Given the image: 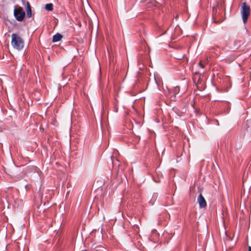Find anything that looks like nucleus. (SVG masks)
Listing matches in <instances>:
<instances>
[{
  "label": "nucleus",
  "instance_id": "nucleus-5",
  "mask_svg": "<svg viewBox=\"0 0 251 251\" xmlns=\"http://www.w3.org/2000/svg\"><path fill=\"white\" fill-rule=\"evenodd\" d=\"M197 201L201 208H204L206 206V201L201 194H200L198 197Z\"/></svg>",
  "mask_w": 251,
  "mask_h": 251
},
{
  "label": "nucleus",
  "instance_id": "nucleus-11",
  "mask_svg": "<svg viewBox=\"0 0 251 251\" xmlns=\"http://www.w3.org/2000/svg\"><path fill=\"white\" fill-rule=\"evenodd\" d=\"M179 90V87H176L174 89V91L175 93H176V92L178 91Z\"/></svg>",
  "mask_w": 251,
  "mask_h": 251
},
{
  "label": "nucleus",
  "instance_id": "nucleus-12",
  "mask_svg": "<svg viewBox=\"0 0 251 251\" xmlns=\"http://www.w3.org/2000/svg\"><path fill=\"white\" fill-rule=\"evenodd\" d=\"M248 251H251V247L249 246L248 247Z\"/></svg>",
  "mask_w": 251,
  "mask_h": 251
},
{
  "label": "nucleus",
  "instance_id": "nucleus-7",
  "mask_svg": "<svg viewBox=\"0 0 251 251\" xmlns=\"http://www.w3.org/2000/svg\"><path fill=\"white\" fill-rule=\"evenodd\" d=\"M26 14L28 18H30L32 16L31 8L29 2H26Z\"/></svg>",
  "mask_w": 251,
  "mask_h": 251
},
{
  "label": "nucleus",
  "instance_id": "nucleus-3",
  "mask_svg": "<svg viewBox=\"0 0 251 251\" xmlns=\"http://www.w3.org/2000/svg\"><path fill=\"white\" fill-rule=\"evenodd\" d=\"M25 12L21 6L15 7L14 10V15L16 19L19 22L22 21L25 17Z\"/></svg>",
  "mask_w": 251,
  "mask_h": 251
},
{
  "label": "nucleus",
  "instance_id": "nucleus-8",
  "mask_svg": "<svg viewBox=\"0 0 251 251\" xmlns=\"http://www.w3.org/2000/svg\"><path fill=\"white\" fill-rule=\"evenodd\" d=\"M53 4L52 3H48L45 5V9L48 11H52L53 10Z\"/></svg>",
  "mask_w": 251,
  "mask_h": 251
},
{
  "label": "nucleus",
  "instance_id": "nucleus-1",
  "mask_svg": "<svg viewBox=\"0 0 251 251\" xmlns=\"http://www.w3.org/2000/svg\"><path fill=\"white\" fill-rule=\"evenodd\" d=\"M11 45L15 49L21 50L24 48V41L18 34L13 33L11 35Z\"/></svg>",
  "mask_w": 251,
  "mask_h": 251
},
{
  "label": "nucleus",
  "instance_id": "nucleus-10",
  "mask_svg": "<svg viewBox=\"0 0 251 251\" xmlns=\"http://www.w3.org/2000/svg\"><path fill=\"white\" fill-rule=\"evenodd\" d=\"M184 55L183 54L180 56H178L177 57H176V58L177 59H181L182 58H183L184 57Z\"/></svg>",
  "mask_w": 251,
  "mask_h": 251
},
{
  "label": "nucleus",
  "instance_id": "nucleus-13",
  "mask_svg": "<svg viewBox=\"0 0 251 251\" xmlns=\"http://www.w3.org/2000/svg\"><path fill=\"white\" fill-rule=\"evenodd\" d=\"M87 251V250H84V251Z\"/></svg>",
  "mask_w": 251,
  "mask_h": 251
},
{
  "label": "nucleus",
  "instance_id": "nucleus-9",
  "mask_svg": "<svg viewBox=\"0 0 251 251\" xmlns=\"http://www.w3.org/2000/svg\"><path fill=\"white\" fill-rule=\"evenodd\" d=\"M199 66H200L201 68H204V66L203 64H202V61H200V62H199Z\"/></svg>",
  "mask_w": 251,
  "mask_h": 251
},
{
  "label": "nucleus",
  "instance_id": "nucleus-2",
  "mask_svg": "<svg viewBox=\"0 0 251 251\" xmlns=\"http://www.w3.org/2000/svg\"><path fill=\"white\" fill-rule=\"evenodd\" d=\"M241 12L243 23L246 24L250 14V7L246 2H243L241 6Z\"/></svg>",
  "mask_w": 251,
  "mask_h": 251
},
{
  "label": "nucleus",
  "instance_id": "nucleus-6",
  "mask_svg": "<svg viewBox=\"0 0 251 251\" xmlns=\"http://www.w3.org/2000/svg\"><path fill=\"white\" fill-rule=\"evenodd\" d=\"M62 38L63 36L61 34L57 33L54 35H53L52 38V42L54 43L58 42L60 41L62 39Z\"/></svg>",
  "mask_w": 251,
  "mask_h": 251
},
{
  "label": "nucleus",
  "instance_id": "nucleus-4",
  "mask_svg": "<svg viewBox=\"0 0 251 251\" xmlns=\"http://www.w3.org/2000/svg\"><path fill=\"white\" fill-rule=\"evenodd\" d=\"M26 173L35 174L37 176H39V170L37 167L32 166L27 168L26 170Z\"/></svg>",
  "mask_w": 251,
  "mask_h": 251
}]
</instances>
